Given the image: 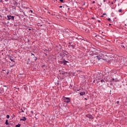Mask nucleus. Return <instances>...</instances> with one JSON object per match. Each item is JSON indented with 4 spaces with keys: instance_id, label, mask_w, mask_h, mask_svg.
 Returning <instances> with one entry per match:
<instances>
[{
    "instance_id": "f257e3e1",
    "label": "nucleus",
    "mask_w": 127,
    "mask_h": 127,
    "mask_svg": "<svg viewBox=\"0 0 127 127\" xmlns=\"http://www.w3.org/2000/svg\"><path fill=\"white\" fill-rule=\"evenodd\" d=\"M96 58H97L98 60H101V59H103V58H104V55L103 54V52H100L99 53V55L96 56Z\"/></svg>"
},
{
    "instance_id": "f03ea898",
    "label": "nucleus",
    "mask_w": 127,
    "mask_h": 127,
    "mask_svg": "<svg viewBox=\"0 0 127 127\" xmlns=\"http://www.w3.org/2000/svg\"><path fill=\"white\" fill-rule=\"evenodd\" d=\"M64 103H69L70 98H69L68 97H64Z\"/></svg>"
},
{
    "instance_id": "7ed1b4c3",
    "label": "nucleus",
    "mask_w": 127,
    "mask_h": 127,
    "mask_svg": "<svg viewBox=\"0 0 127 127\" xmlns=\"http://www.w3.org/2000/svg\"><path fill=\"white\" fill-rule=\"evenodd\" d=\"M7 20H10V19H11L12 20H14V16H13L7 15Z\"/></svg>"
},
{
    "instance_id": "20e7f679",
    "label": "nucleus",
    "mask_w": 127,
    "mask_h": 127,
    "mask_svg": "<svg viewBox=\"0 0 127 127\" xmlns=\"http://www.w3.org/2000/svg\"><path fill=\"white\" fill-rule=\"evenodd\" d=\"M66 63H68V61L64 60L61 62V64H64V65H66Z\"/></svg>"
},
{
    "instance_id": "39448f33",
    "label": "nucleus",
    "mask_w": 127,
    "mask_h": 127,
    "mask_svg": "<svg viewBox=\"0 0 127 127\" xmlns=\"http://www.w3.org/2000/svg\"><path fill=\"white\" fill-rule=\"evenodd\" d=\"M86 118H88L89 119H92V118H93V116H92V115H90V114H88L87 115H86Z\"/></svg>"
},
{
    "instance_id": "423d86ee",
    "label": "nucleus",
    "mask_w": 127,
    "mask_h": 127,
    "mask_svg": "<svg viewBox=\"0 0 127 127\" xmlns=\"http://www.w3.org/2000/svg\"><path fill=\"white\" fill-rule=\"evenodd\" d=\"M26 120V118L23 117H22V119H21L20 121H23V122H25Z\"/></svg>"
},
{
    "instance_id": "0eeeda50",
    "label": "nucleus",
    "mask_w": 127,
    "mask_h": 127,
    "mask_svg": "<svg viewBox=\"0 0 127 127\" xmlns=\"http://www.w3.org/2000/svg\"><path fill=\"white\" fill-rule=\"evenodd\" d=\"M80 96H84L85 95V92H81L79 93Z\"/></svg>"
},
{
    "instance_id": "6e6552de",
    "label": "nucleus",
    "mask_w": 127,
    "mask_h": 127,
    "mask_svg": "<svg viewBox=\"0 0 127 127\" xmlns=\"http://www.w3.org/2000/svg\"><path fill=\"white\" fill-rule=\"evenodd\" d=\"M5 125H8V120H6L5 121Z\"/></svg>"
},
{
    "instance_id": "1a4fd4ad",
    "label": "nucleus",
    "mask_w": 127,
    "mask_h": 127,
    "mask_svg": "<svg viewBox=\"0 0 127 127\" xmlns=\"http://www.w3.org/2000/svg\"><path fill=\"white\" fill-rule=\"evenodd\" d=\"M121 47L122 48H125V46L123 45L122 44L120 45Z\"/></svg>"
},
{
    "instance_id": "9d476101",
    "label": "nucleus",
    "mask_w": 127,
    "mask_h": 127,
    "mask_svg": "<svg viewBox=\"0 0 127 127\" xmlns=\"http://www.w3.org/2000/svg\"><path fill=\"white\" fill-rule=\"evenodd\" d=\"M101 83H102V84L105 83V80H101Z\"/></svg>"
},
{
    "instance_id": "9b49d317",
    "label": "nucleus",
    "mask_w": 127,
    "mask_h": 127,
    "mask_svg": "<svg viewBox=\"0 0 127 127\" xmlns=\"http://www.w3.org/2000/svg\"><path fill=\"white\" fill-rule=\"evenodd\" d=\"M6 118H7V119H9V115H6Z\"/></svg>"
},
{
    "instance_id": "f8f14e48",
    "label": "nucleus",
    "mask_w": 127,
    "mask_h": 127,
    "mask_svg": "<svg viewBox=\"0 0 127 127\" xmlns=\"http://www.w3.org/2000/svg\"><path fill=\"white\" fill-rule=\"evenodd\" d=\"M16 127H20V125H17L15 126Z\"/></svg>"
},
{
    "instance_id": "ddd939ff",
    "label": "nucleus",
    "mask_w": 127,
    "mask_h": 127,
    "mask_svg": "<svg viewBox=\"0 0 127 127\" xmlns=\"http://www.w3.org/2000/svg\"><path fill=\"white\" fill-rule=\"evenodd\" d=\"M10 60H11L12 62H14V60L13 59H10Z\"/></svg>"
},
{
    "instance_id": "4468645a",
    "label": "nucleus",
    "mask_w": 127,
    "mask_h": 127,
    "mask_svg": "<svg viewBox=\"0 0 127 127\" xmlns=\"http://www.w3.org/2000/svg\"><path fill=\"white\" fill-rule=\"evenodd\" d=\"M118 11L119 12H122V9H119Z\"/></svg>"
},
{
    "instance_id": "2eb2a0df",
    "label": "nucleus",
    "mask_w": 127,
    "mask_h": 127,
    "mask_svg": "<svg viewBox=\"0 0 127 127\" xmlns=\"http://www.w3.org/2000/svg\"><path fill=\"white\" fill-rule=\"evenodd\" d=\"M22 12H23L24 15L26 16V15H25V13L24 12L22 11Z\"/></svg>"
},
{
    "instance_id": "dca6fc26",
    "label": "nucleus",
    "mask_w": 127,
    "mask_h": 127,
    "mask_svg": "<svg viewBox=\"0 0 127 127\" xmlns=\"http://www.w3.org/2000/svg\"><path fill=\"white\" fill-rule=\"evenodd\" d=\"M108 21H111V18H108Z\"/></svg>"
},
{
    "instance_id": "f3484780",
    "label": "nucleus",
    "mask_w": 127,
    "mask_h": 127,
    "mask_svg": "<svg viewBox=\"0 0 127 127\" xmlns=\"http://www.w3.org/2000/svg\"><path fill=\"white\" fill-rule=\"evenodd\" d=\"M30 11H31L32 13L33 12V11H32V10H30Z\"/></svg>"
},
{
    "instance_id": "a211bd4d",
    "label": "nucleus",
    "mask_w": 127,
    "mask_h": 127,
    "mask_svg": "<svg viewBox=\"0 0 127 127\" xmlns=\"http://www.w3.org/2000/svg\"><path fill=\"white\" fill-rule=\"evenodd\" d=\"M61 2H63V0H60Z\"/></svg>"
},
{
    "instance_id": "6ab92c4d",
    "label": "nucleus",
    "mask_w": 127,
    "mask_h": 127,
    "mask_svg": "<svg viewBox=\"0 0 127 127\" xmlns=\"http://www.w3.org/2000/svg\"><path fill=\"white\" fill-rule=\"evenodd\" d=\"M21 111H22V113H24V111H23L22 110V109H21Z\"/></svg>"
},
{
    "instance_id": "aec40b11",
    "label": "nucleus",
    "mask_w": 127,
    "mask_h": 127,
    "mask_svg": "<svg viewBox=\"0 0 127 127\" xmlns=\"http://www.w3.org/2000/svg\"><path fill=\"white\" fill-rule=\"evenodd\" d=\"M62 7H63V6H60V8H62Z\"/></svg>"
},
{
    "instance_id": "412c9836",
    "label": "nucleus",
    "mask_w": 127,
    "mask_h": 127,
    "mask_svg": "<svg viewBox=\"0 0 127 127\" xmlns=\"http://www.w3.org/2000/svg\"><path fill=\"white\" fill-rule=\"evenodd\" d=\"M95 1H93L92 3H95Z\"/></svg>"
},
{
    "instance_id": "4be33fe9",
    "label": "nucleus",
    "mask_w": 127,
    "mask_h": 127,
    "mask_svg": "<svg viewBox=\"0 0 127 127\" xmlns=\"http://www.w3.org/2000/svg\"><path fill=\"white\" fill-rule=\"evenodd\" d=\"M106 13H103V15H106Z\"/></svg>"
},
{
    "instance_id": "5701e85b",
    "label": "nucleus",
    "mask_w": 127,
    "mask_h": 127,
    "mask_svg": "<svg viewBox=\"0 0 127 127\" xmlns=\"http://www.w3.org/2000/svg\"><path fill=\"white\" fill-rule=\"evenodd\" d=\"M115 80V78H112V81H114Z\"/></svg>"
},
{
    "instance_id": "b1692460",
    "label": "nucleus",
    "mask_w": 127,
    "mask_h": 127,
    "mask_svg": "<svg viewBox=\"0 0 127 127\" xmlns=\"http://www.w3.org/2000/svg\"><path fill=\"white\" fill-rule=\"evenodd\" d=\"M118 80V79H115V82H117V81H118V80Z\"/></svg>"
},
{
    "instance_id": "393cba45",
    "label": "nucleus",
    "mask_w": 127,
    "mask_h": 127,
    "mask_svg": "<svg viewBox=\"0 0 127 127\" xmlns=\"http://www.w3.org/2000/svg\"><path fill=\"white\" fill-rule=\"evenodd\" d=\"M119 101H117V104H119Z\"/></svg>"
},
{
    "instance_id": "a878e982",
    "label": "nucleus",
    "mask_w": 127,
    "mask_h": 127,
    "mask_svg": "<svg viewBox=\"0 0 127 127\" xmlns=\"http://www.w3.org/2000/svg\"><path fill=\"white\" fill-rule=\"evenodd\" d=\"M31 55H32H32L34 56V54H31Z\"/></svg>"
},
{
    "instance_id": "bb28decb",
    "label": "nucleus",
    "mask_w": 127,
    "mask_h": 127,
    "mask_svg": "<svg viewBox=\"0 0 127 127\" xmlns=\"http://www.w3.org/2000/svg\"><path fill=\"white\" fill-rule=\"evenodd\" d=\"M85 3H85V2H84V3L83 4V5H85Z\"/></svg>"
},
{
    "instance_id": "cd10ccee",
    "label": "nucleus",
    "mask_w": 127,
    "mask_h": 127,
    "mask_svg": "<svg viewBox=\"0 0 127 127\" xmlns=\"http://www.w3.org/2000/svg\"><path fill=\"white\" fill-rule=\"evenodd\" d=\"M98 22H101V21L99 20V21H98Z\"/></svg>"
},
{
    "instance_id": "c85d7f7f",
    "label": "nucleus",
    "mask_w": 127,
    "mask_h": 127,
    "mask_svg": "<svg viewBox=\"0 0 127 127\" xmlns=\"http://www.w3.org/2000/svg\"><path fill=\"white\" fill-rule=\"evenodd\" d=\"M31 29H29V30H31Z\"/></svg>"
},
{
    "instance_id": "c756f323",
    "label": "nucleus",
    "mask_w": 127,
    "mask_h": 127,
    "mask_svg": "<svg viewBox=\"0 0 127 127\" xmlns=\"http://www.w3.org/2000/svg\"><path fill=\"white\" fill-rule=\"evenodd\" d=\"M85 100H87V99H86V98H85Z\"/></svg>"
},
{
    "instance_id": "7c9ffc66",
    "label": "nucleus",
    "mask_w": 127,
    "mask_h": 127,
    "mask_svg": "<svg viewBox=\"0 0 127 127\" xmlns=\"http://www.w3.org/2000/svg\"><path fill=\"white\" fill-rule=\"evenodd\" d=\"M109 25H111V24H110Z\"/></svg>"
}]
</instances>
